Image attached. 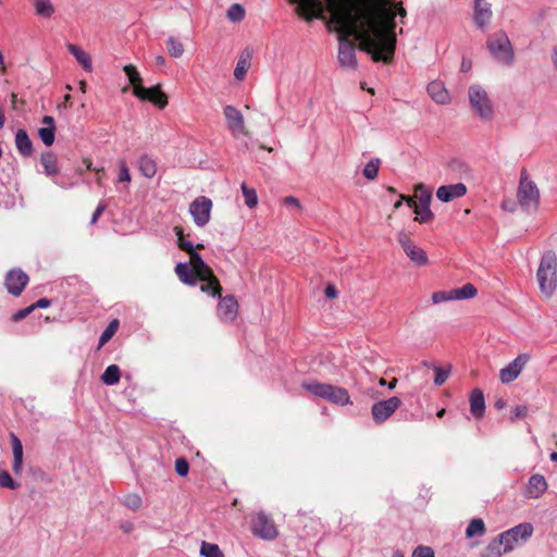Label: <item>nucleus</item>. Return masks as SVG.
Segmentation results:
<instances>
[{"instance_id":"nucleus-41","label":"nucleus","mask_w":557,"mask_h":557,"mask_svg":"<svg viewBox=\"0 0 557 557\" xmlns=\"http://www.w3.org/2000/svg\"><path fill=\"white\" fill-rule=\"evenodd\" d=\"M381 160L380 159H372L370 160L364 169H363V176L370 181L377 177L379 169H380Z\"/></svg>"},{"instance_id":"nucleus-20","label":"nucleus","mask_w":557,"mask_h":557,"mask_svg":"<svg viewBox=\"0 0 557 557\" xmlns=\"http://www.w3.org/2000/svg\"><path fill=\"white\" fill-rule=\"evenodd\" d=\"M338 62L343 67L355 69L357 65L355 45L346 39L339 40Z\"/></svg>"},{"instance_id":"nucleus-58","label":"nucleus","mask_w":557,"mask_h":557,"mask_svg":"<svg viewBox=\"0 0 557 557\" xmlns=\"http://www.w3.org/2000/svg\"><path fill=\"white\" fill-rule=\"evenodd\" d=\"M284 203L286 206H292V207H296V208H299L300 207V202L297 198L293 197V196H287L284 198Z\"/></svg>"},{"instance_id":"nucleus-29","label":"nucleus","mask_w":557,"mask_h":557,"mask_svg":"<svg viewBox=\"0 0 557 557\" xmlns=\"http://www.w3.org/2000/svg\"><path fill=\"white\" fill-rule=\"evenodd\" d=\"M175 273L178 278L186 285L194 286L196 285V277L193 273L190 262L189 263H177L175 267Z\"/></svg>"},{"instance_id":"nucleus-37","label":"nucleus","mask_w":557,"mask_h":557,"mask_svg":"<svg viewBox=\"0 0 557 557\" xmlns=\"http://www.w3.org/2000/svg\"><path fill=\"white\" fill-rule=\"evenodd\" d=\"M485 534V524L481 518H475L470 521L466 530V536L471 539L475 535L482 536Z\"/></svg>"},{"instance_id":"nucleus-24","label":"nucleus","mask_w":557,"mask_h":557,"mask_svg":"<svg viewBox=\"0 0 557 557\" xmlns=\"http://www.w3.org/2000/svg\"><path fill=\"white\" fill-rule=\"evenodd\" d=\"M41 124L42 126L38 129V136L47 147H50L54 143L55 138L54 119L50 115H45L41 119Z\"/></svg>"},{"instance_id":"nucleus-51","label":"nucleus","mask_w":557,"mask_h":557,"mask_svg":"<svg viewBox=\"0 0 557 557\" xmlns=\"http://www.w3.org/2000/svg\"><path fill=\"white\" fill-rule=\"evenodd\" d=\"M528 416V407L524 406V405H518L516 406L512 411H511V416H510V420L511 421H516L518 419H522V418H525Z\"/></svg>"},{"instance_id":"nucleus-30","label":"nucleus","mask_w":557,"mask_h":557,"mask_svg":"<svg viewBox=\"0 0 557 557\" xmlns=\"http://www.w3.org/2000/svg\"><path fill=\"white\" fill-rule=\"evenodd\" d=\"M40 163L47 175L51 176L59 173L58 158L53 152H44L40 157Z\"/></svg>"},{"instance_id":"nucleus-43","label":"nucleus","mask_w":557,"mask_h":557,"mask_svg":"<svg viewBox=\"0 0 557 557\" xmlns=\"http://www.w3.org/2000/svg\"><path fill=\"white\" fill-rule=\"evenodd\" d=\"M123 71L125 72L129 83L133 85V89L136 88V86H141V76L134 65H125Z\"/></svg>"},{"instance_id":"nucleus-5","label":"nucleus","mask_w":557,"mask_h":557,"mask_svg":"<svg viewBox=\"0 0 557 557\" xmlns=\"http://www.w3.org/2000/svg\"><path fill=\"white\" fill-rule=\"evenodd\" d=\"M189 261L196 281L199 280L202 282L200 286L201 292L213 297L220 296V292L222 290L220 283L214 276L212 270L202 260L201 256L199 253H193Z\"/></svg>"},{"instance_id":"nucleus-61","label":"nucleus","mask_w":557,"mask_h":557,"mask_svg":"<svg viewBox=\"0 0 557 557\" xmlns=\"http://www.w3.org/2000/svg\"><path fill=\"white\" fill-rule=\"evenodd\" d=\"M121 529L124 532L128 533V532H131L133 530V524L129 523V522L123 523V524H121Z\"/></svg>"},{"instance_id":"nucleus-11","label":"nucleus","mask_w":557,"mask_h":557,"mask_svg":"<svg viewBox=\"0 0 557 557\" xmlns=\"http://www.w3.org/2000/svg\"><path fill=\"white\" fill-rule=\"evenodd\" d=\"M251 531L253 535L265 541H272L278 535L274 521L263 511L258 512L251 520Z\"/></svg>"},{"instance_id":"nucleus-57","label":"nucleus","mask_w":557,"mask_h":557,"mask_svg":"<svg viewBox=\"0 0 557 557\" xmlns=\"http://www.w3.org/2000/svg\"><path fill=\"white\" fill-rule=\"evenodd\" d=\"M51 305V301L47 298H40L39 300H37L36 302H34L32 306L33 310L37 309V308H48L50 307Z\"/></svg>"},{"instance_id":"nucleus-14","label":"nucleus","mask_w":557,"mask_h":557,"mask_svg":"<svg viewBox=\"0 0 557 557\" xmlns=\"http://www.w3.org/2000/svg\"><path fill=\"white\" fill-rule=\"evenodd\" d=\"M530 360L529 354L518 355L511 362L499 371V380L503 384L513 382L522 373L524 367Z\"/></svg>"},{"instance_id":"nucleus-60","label":"nucleus","mask_w":557,"mask_h":557,"mask_svg":"<svg viewBox=\"0 0 557 557\" xmlns=\"http://www.w3.org/2000/svg\"><path fill=\"white\" fill-rule=\"evenodd\" d=\"M325 296L327 298H335L337 296V290L334 286L332 285H329L326 288H325Z\"/></svg>"},{"instance_id":"nucleus-16","label":"nucleus","mask_w":557,"mask_h":557,"mask_svg":"<svg viewBox=\"0 0 557 557\" xmlns=\"http://www.w3.org/2000/svg\"><path fill=\"white\" fill-rule=\"evenodd\" d=\"M133 94L140 100H148L152 102L159 109H163L168 104V98L161 91L160 86H156L152 88L136 86V88L133 89Z\"/></svg>"},{"instance_id":"nucleus-31","label":"nucleus","mask_w":557,"mask_h":557,"mask_svg":"<svg viewBox=\"0 0 557 557\" xmlns=\"http://www.w3.org/2000/svg\"><path fill=\"white\" fill-rule=\"evenodd\" d=\"M15 145L23 156H29L33 151L32 141L24 129H18L15 134Z\"/></svg>"},{"instance_id":"nucleus-2","label":"nucleus","mask_w":557,"mask_h":557,"mask_svg":"<svg viewBox=\"0 0 557 557\" xmlns=\"http://www.w3.org/2000/svg\"><path fill=\"white\" fill-rule=\"evenodd\" d=\"M532 534L533 527L531 523H520L500 533L488 543L486 549L490 555L499 557L524 544L531 539Z\"/></svg>"},{"instance_id":"nucleus-4","label":"nucleus","mask_w":557,"mask_h":557,"mask_svg":"<svg viewBox=\"0 0 557 557\" xmlns=\"http://www.w3.org/2000/svg\"><path fill=\"white\" fill-rule=\"evenodd\" d=\"M401 199H405L407 205L413 209L416 221L420 223H430L434 220V213L430 209L432 193L425 185H417L413 197L401 195Z\"/></svg>"},{"instance_id":"nucleus-52","label":"nucleus","mask_w":557,"mask_h":557,"mask_svg":"<svg viewBox=\"0 0 557 557\" xmlns=\"http://www.w3.org/2000/svg\"><path fill=\"white\" fill-rule=\"evenodd\" d=\"M412 557H435V554L430 546L420 545L413 550Z\"/></svg>"},{"instance_id":"nucleus-10","label":"nucleus","mask_w":557,"mask_h":557,"mask_svg":"<svg viewBox=\"0 0 557 557\" xmlns=\"http://www.w3.org/2000/svg\"><path fill=\"white\" fill-rule=\"evenodd\" d=\"M226 126L233 137L249 136L243 113L234 106L227 104L223 108Z\"/></svg>"},{"instance_id":"nucleus-62","label":"nucleus","mask_w":557,"mask_h":557,"mask_svg":"<svg viewBox=\"0 0 557 557\" xmlns=\"http://www.w3.org/2000/svg\"><path fill=\"white\" fill-rule=\"evenodd\" d=\"M505 406H506V403H505V400H504V399H498V400H496V403H495V407H496L498 410L504 409V408H505Z\"/></svg>"},{"instance_id":"nucleus-27","label":"nucleus","mask_w":557,"mask_h":557,"mask_svg":"<svg viewBox=\"0 0 557 557\" xmlns=\"http://www.w3.org/2000/svg\"><path fill=\"white\" fill-rule=\"evenodd\" d=\"M325 400L339 406H346L351 403L348 392L343 387L334 385H330V389L327 391Z\"/></svg>"},{"instance_id":"nucleus-50","label":"nucleus","mask_w":557,"mask_h":557,"mask_svg":"<svg viewBox=\"0 0 557 557\" xmlns=\"http://www.w3.org/2000/svg\"><path fill=\"white\" fill-rule=\"evenodd\" d=\"M120 173H119V182L121 183H129L131 182V174L129 170L127 168V164L124 160H121L119 162Z\"/></svg>"},{"instance_id":"nucleus-8","label":"nucleus","mask_w":557,"mask_h":557,"mask_svg":"<svg viewBox=\"0 0 557 557\" xmlns=\"http://www.w3.org/2000/svg\"><path fill=\"white\" fill-rule=\"evenodd\" d=\"M517 199L524 210H536L540 202V190L536 184L523 171L517 190Z\"/></svg>"},{"instance_id":"nucleus-21","label":"nucleus","mask_w":557,"mask_h":557,"mask_svg":"<svg viewBox=\"0 0 557 557\" xmlns=\"http://www.w3.org/2000/svg\"><path fill=\"white\" fill-rule=\"evenodd\" d=\"M467 193V186L463 183L440 186L436 190V197L442 202H450L454 199L461 198Z\"/></svg>"},{"instance_id":"nucleus-28","label":"nucleus","mask_w":557,"mask_h":557,"mask_svg":"<svg viewBox=\"0 0 557 557\" xmlns=\"http://www.w3.org/2000/svg\"><path fill=\"white\" fill-rule=\"evenodd\" d=\"M67 50L86 72L90 73L92 71V62L89 53L73 44L67 45Z\"/></svg>"},{"instance_id":"nucleus-12","label":"nucleus","mask_w":557,"mask_h":557,"mask_svg":"<svg viewBox=\"0 0 557 557\" xmlns=\"http://www.w3.org/2000/svg\"><path fill=\"white\" fill-rule=\"evenodd\" d=\"M212 200L206 196L197 197L189 205V214L193 218L194 223L198 227L206 226L211 219Z\"/></svg>"},{"instance_id":"nucleus-3","label":"nucleus","mask_w":557,"mask_h":557,"mask_svg":"<svg viewBox=\"0 0 557 557\" xmlns=\"http://www.w3.org/2000/svg\"><path fill=\"white\" fill-rule=\"evenodd\" d=\"M536 281L543 297H553L557 289V257L554 252H547L542 257Z\"/></svg>"},{"instance_id":"nucleus-49","label":"nucleus","mask_w":557,"mask_h":557,"mask_svg":"<svg viewBox=\"0 0 557 557\" xmlns=\"http://www.w3.org/2000/svg\"><path fill=\"white\" fill-rule=\"evenodd\" d=\"M454 300L453 298V292H435L432 294V301L433 304H440L444 301H450Z\"/></svg>"},{"instance_id":"nucleus-17","label":"nucleus","mask_w":557,"mask_h":557,"mask_svg":"<svg viewBox=\"0 0 557 557\" xmlns=\"http://www.w3.org/2000/svg\"><path fill=\"white\" fill-rule=\"evenodd\" d=\"M28 275L20 269L9 271L5 277V287L9 294L20 296L28 283Z\"/></svg>"},{"instance_id":"nucleus-32","label":"nucleus","mask_w":557,"mask_h":557,"mask_svg":"<svg viewBox=\"0 0 557 557\" xmlns=\"http://www.w3.org/2000/svg\"><path fill=\"white\" fill-rule=\"evenodd\" d=\"M301 386L309 394L323 399H325L327 391L330 389V384H323L315 381L304 382Z\"/></svg>"},{"instance_id":"nucleus-23","label":"nucleus","mask_w":557,"mask_h":557,"mask_svg":"<svg viewBox=\"0 0 557 557\" xmlns=\"http://www.w3.org/2000/svg\"><path fill=\"white\" fill-rule=\"evenodd\" d=\"M428 94L438 104H448L450 102L449 91L441 81L431 82L428 85Z\"/></svg>"},{"instance_id":"nucleus-22","label":"nucleus","mask_w":557,"mask_h":557,"mask_svg":"<svg viewBox=\"0 0 557 557\" xmlns=\"http://www.w3.org/2000/svg\"><path fill=\"white\" fill-rule=\"evenodd\" d=\"M547 488L548 484L544 475L536 473L530 476L525 485L524 496L528 498L537 499L544 495Z\"/></svg>"},{"instance_id":"nucleus-53","label":"nucleus","mask_w":557,"mask_h":557,"mask_svg":"<svg viewBox=\"0 0 557 557\" xmlns=\"http://www.w3.org/2000/svg\"><path fill=\"white\" fill-rule=\"evenodd\" d=\"M175 471L178 475L186 476L189 471L188 462L183 458L177 459L175 461Z\"/></svg>"},{"instance_id":"nucleus-59","label":"nucleus","mask_w":557,"mask_h":557,"mask_svg":"<svg viewBox=\"0 0 557 557\" xmlns=\"http://www.w3.org/2000/svg\"><path fill=\"white\" fill-rule=\"evenodd\" d=\"M397 382H398L397 379H393L389 383H386V381L384 379H380L379 384L381 386L386 385V386H388L389 389H394L397 385Z\"/></svg>"},{"instance_id":"nucleus-9","label":"nucleus","mask_w":557,"mask_h":557,"mask_svg":"<svg viewBox=\"0 0 557 557\" xmlns=\"http://www.w3.org/2000/svg\"><path fill=\"white\" fill-rule=\"evenodd\" d=\"M486 45L490 53L496 61L504 64L512 63L515 57L513 48L505 33L498 32L494 34L488 38Z\"/></svg>"},{"instance_id":"nucleus-44","label":"nucleus","mask_w":557,"mask_h":557,"mask_svg":"<svg viewBox=\"0 0 557 557\" xmlns=\"http://www.w3.org/2000/svg\"><path fill=\"white\" fill-rule=\"evenodd\" d=\"M119 327V321L113 320L110 322V324L107 326V329L102 332L100 338H99V347H102L107 342H109Z\"/></svg>"},{"instance_id":"nucleus-64","label":"nucleus","mask_w":557,"mask_h":557,"mask_svg":"<svg viewBox=\"0 0 557 557\" xmlns=\"http://www.w3.org/2000/svg\"><path fill=\"white\" fill-rule=\"evenodd\" d=\"M552 59L555 67L557 69V48L554 50Z\"/></svg>"},{"instance_id":"nucleus-47","label":"nucleus","mask_w":557,"mask_h":557,"mask_svg":"<svg viewBox=\"0 0 557 557\" xmlns=\"http://www.w3.org/2000/svg\"><path fill=\"white\" fill-rule=\"evenodd\" d=\"M434 371H435L434 384L437 386L443 385L449 376L450 369L434 367Z\"/></svg>"},{"instance_id":"nucleus-55","label":"nucleus","mask_w":557,"mask_h":557,"mask_svg":"<svg viewBox=\"0 0 557 557\" xmlns=\"http://www.w3.org/2000/svg\"><path fill=\"white\" fill-rule=\"evenodd\" d=\"M33 308L32 306H28L27 308H24V309H21L18 311H16L13 315H12V320L14 322H18L23 319H25L28 314H30L33 312Z\"/></svg>"},{"instance_id":"nucleus-40","label":"nucleus","mask_w":557,"mask_h":557,"mask_svg":"<svg viewBox=\"0 0 557 557\" xmlns=\"http://www.w3.org/2000/svg\"><path fill=\"white\" fill-rule=\"evenodd\" d=\"M200 555L202 557H224L222 550L216 544L202 542L200 547Z\"/></svg>"},{"instance_id":"nucleus-13","label":"nucleus","mask_w":557,"mask_h":557,"mask_svg":"<svg viewBox=\"0 0 557 557\" xmlns=\"http://www.w3.org/2000/svg\"><path fill=\"white\" fill-rule=\"evenodd\" d=\"M397 239L406 256L418 267H423L428 264L426 253L422 248L417 246L411 238L405 233L399 232L397 234Z\"/></svg>"},{"instance_id":"nucleus-7","label":"nucleus","mask_w":557,"mask_h":557,"mask_svg":"<svg viewBox=\"0 0 557 557\" xmlns=\"http://www.w3.org/2000/svg\"><path fill=\"white\" fill-rule=\"evenodd\" d=\"M469 103L474 114L482 121L492 119L494 110L487 91L480 85H471L468 89Z\"/></svg>"},{"instance_id":"nucleus-54","label":"nucleus","mask_w":557,"mask_h":557,"mask_svg":"<svg viewBox=\"0 0 557 557\" xmlns=\"http://www.w3.org/2000/svg\"><path fill=\"white\" fill-rule=\"evenodd\" d=\"M177 246L180 247V249L186 251L189 255V258L193 257V253H198L195 250L193 243L189 240H185L184 238H178Z\"/></svg>"},{"instance_id":"nucleus-46","label":"nucleus","mask_w":557,"mask_h":557,"mask_svg":"<svg viewBox=\"0 0 557 557\" xmlns=\"http://www.w3.org/2000/svg\"><path fill=\"white\" fill-rule=\"evenodd\" d=\"M123 505L132 510H138L143 505V499L139 494H128L123 498Z\"/></svg>"},{"instance_id":"nucleus-45","label":"nucleus","mask_w":557,"mask_h":557,"mask_svg":"<svg viewBox=\"0 0 557 557\" xmlns=\"http://www.w3.org/2000/svg\"><path fill=\"white\" fill-rule=\"evenodd\" d=\"M250 67V62L248 58H240L236 64V67L234 70V76L236 79L242 81L245 75L247 74L248 70Z\"/></svg>"},{"instance_id":"nucleus-35","label":"nucleus","mask_w":557,"mask_h":557,"mask_svg":"<svg viewBox=\"0 0 557 557\" xmlns=\"http://www.w3.org/2000/svg\"><path fill=\"white\" fill-rule=\"evenodd\" d=\"M451 292L454 300L471 299L475 297L478 293L475 286L471 283H468L460 288L453 289Z\"/></svg>"},{"instance_id":"nucleus-63","label":"nucleus","mask_w":557,"mask_h":557,"mask_svg":"<svg viewBox=\"0 0 557 557\" xmlns=\"http://www.w3.org/2000/svg\"><path fill=\"white\" fill-rule=\"evenodd\" d=\"M174 232H175V234L177 236V239L178 238H184V236H183V228L181 226H175L174 227Z\"/></svg>"},{"instance_id":"nucleus-38","label":"nucleus","mask_w":557,"mask_h":557,"mask_svg":"<svg viewBox=\"0 0 557 557\" xmlns=\"http://www.w3.org/2000/svg\"><path fill=\"white\" fill-rule=\"evenodd\" d=\"M34 8L36 14L42 17H50L54 12L53 4L50 0H34Z\"/></svg>"},{"instance_id":"nucleus-1","label":"nucleus","mask_w":557,"mask_h":557,"mask_svg":"<svg viewBox=\"0 0 557 557\" xmlns=\"http://www.w3.org/2000/svg\"><path fill=\"white\" fill-rule=\"evenodd\" d=\"M306 21L322 18L325 11L346 36H355L374 61L388 62L396 47L395 17L407 15L395 0H289Z\"/></svg>"},{"instance_id":"nucleus-48","label":"nucleus","mask_w":557,"mask_h":557,"mask_svg":"<svg viewBox=\"0 0 557 557\" xmlns=\"http://www.w3.org/2000/svg\"><path fill=\"white\" fill-rule=\"evenodd\" d=\"M0 486L10 490H15L17 487V484L13 481L7 470H0Z\"/></svg>"},{"instance_id":"nucleus-36","label":"nucleus","mask_w":557,"mask_h":557,"mask_svg":"<svg viewBox=\"0 0 557 557\" xmlns=\"http://www.w3.org/2000/svg\"><path fill=\"white\" fill-rule=\"evenodd\" d=\"M240 189L244 196L245 205L250 209L256 208L259 201L257 190L252 187H249L246 183H242Z\"/></svg>"},{"instance_id":"nucleus-42","label":"nucleus","mask_w":557,"mask_h":557,"mask_svg":"<svg viewBox=\"0 0 557 557\" xmlns=\"http://www.w3.org/2000/svg\"><path fill=\"white\" fill-rule=\"evenodd\" d=\"M226 16L231 22H240L245 17V9L242 4L234 3L228 8Z\"/></svg>"},{"instance_id":"nucleus-33","label":"nucleus","mask_w":557,"mask_h":557,"mask_svg":"<svg viewBox=\"0 0 557 557\" xmlns=\"http://www.w3.org/2000/svg\"><path fill=\"white\" fill-rule=\"evenodd\" d=\"M138 168L140 173L147 178H152L157 173L156 161L148 156H141L139 158Z\"/></svg>"},{"instance_id":"nucleus-19","label":"nucleus","mask_w":557,"mask_h":557,"mask_svg":"<svg viewBox=\"0 0 557 557\" xmlns=\"http://www.w3.org/2000/svg\"><path fill=\"white\" fill-rule=\"evenodd\" d=\"M493 16L491 3L486 0L474 1L473 21L475 25L485 30Z\"/></svg>"},{"instance_id":"nucleus-39","label":"nucleus","mask_w":557,"mask_h":557,"mask_svg":"<svg viewBox=\"0 0 557 557\" xmlns=\"http://www.w3.org/2000/svg\"><path fill=\"white\" fill-rule=\"evenodd\" d=\"M166 48H168L169 54L174 59L181 58L184 53L183 44L175 37H170L166 40Z\"/></svg>"},{"instance_id":"nucleus-34","label":"nucleus","mask_w":557,"mask_h":557,"mask_svg":"<svg viewBox=\"0 0 557 557\" xmlns=\"http://www.w3.org/2000/svg\"><path fill=\"white\" fill-rule=\"evenodd\" d=\"M120 377H121L120 368L116 364H111L104 370L103 374L101 375V381L106 385L111 386V385H115L116 383H119Z\"/></svg>"},{"instance_id":"nucleus-26","label":"nucleus","mask_w":557,"mask_h":557,"mask_svg":"<svg viewBox=\"0 0 557 557\" xmlns=\"http://www.w3.org/2000/svg\"><path fill=\"white\" fill-rule=\"evenodd\" d=\"M470 411L476 418L481 419L485 412V399L483 392L475 388L470 394Z\"/></svg>"},{"instance_id":"nucleus-18","label":"nucleus","mask_w":557,"mask_h":557,"mask_svg":"<svg viewBox=\"0 0 557 557\" xmlns=\"http://www.w3.org/2000/svg\"><path fill=\"white\" fill-rule=\"evenodd\" d=\"M220 297V301L218 304V315L224 322H232L236 319L238 313V302L234 296H225Z\"/></svg>"},{"instance_id":"nucleus-25","label":"nucleus","mask_w":557,"mask_h":557,"mask_svg":"<svg viewBox=\"0 0 557 557\" xmlns=\"http://www.w3.org/2000/svg\"><path fill=\"white\" fill-rule=\"evenodd\" d=\"M10 440L13 453L12 469L16 475H21L23 472V445L14 433H11Z\"/></svg>"},{"instance_id":"nucleus-6","label":"nucleus","mask_w":557,"mask_h":557,"mask_svg":"<svg viewBox=\"0 0 557 557\" xmlns=\"http://www.w3.org/2000/svg\"><path fill=\"white\" fill-rule=\"evenodd\" d=\"M189 261L196 281L199 280L202 282L200 286L201 292L213 297L220 296V292L222 290L220 283L214 276L212 270L202 260L201 256L199 253H193Z\"/></svg>"},{"instance_id":"nucleus-15","label":"nucleus","mask_w":557,"mask_h":557,"mask_svg":"<svg viewBox=\"0 0 557 557\" xmlns=\"http://www.w3.org/2000/svg\"><path fill=\"white\" fill-rule=\"evenodd\" d=\"M400 405L401 400L395 396L374 403L371 408L373 420L377 423L386 421L400 407Z\"/></svg>"},{"instance_id":"nucleus-56","label":"nucleus","mask_w":557,"mask_h":557,"mask_svg":"<svg viewBox=\"0 0 557 557\" xmlns=\"http://www.w3.org/2000/svg\"><path fill=\"white\" fill-rule=\"evenodd\" d=\"M104 210L106 206L103 203H99L90 219V224H95Z\"/></svg>"}]
</instances>
